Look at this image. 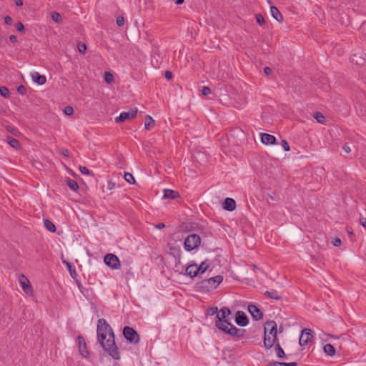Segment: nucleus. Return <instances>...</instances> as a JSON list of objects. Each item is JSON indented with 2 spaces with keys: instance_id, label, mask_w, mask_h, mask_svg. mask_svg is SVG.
Returning a JSON list of instances; mask_svg holds the SVG:
<instances>
[{
  "instance_id": "nucleus-49",
  "label": "nucleus",
  "mask_w": 366,
  "mask_h": 366,
  "mask_svg": "<svg viewBox=\"0 0 366 366\" xmlns=\"http://www.w3.org/2000/svg\"><path fill=\"white\" fill-rule=\"evenodd\" d=\"M264 74L266 75H270L272 74V69L268 67V66H266L264 69Z\"/></svg>"
},
{
  "instance_id": "nucleus-31",
  "label": "nucleus",
  "mask_w": 366,
  "mask_h": 366,
  "mask_svg": "<svg viewBox=\"0 0 366 366\" xmlns=\"http://www.w3.org/2000/svg\"><path fill=\"white\" fill-rule=\"evenodd\" d=\"M209 264L206 262H202L199 266H197L198 274H203L208 269Z\"/></svg>"
},
{
  "instance_id": "nucleus-27",
  "label": "nucleus",
  "mask_w": 366,
  "mask_h": 366,
  "mask_svg": "<svg viewBox=\"0 0 366 366\" xmlns=\"http://www.w3.org/2000/svg\"><path fill=\"white\" fill-rule=\"evenodd\" d=\"M44 224L48 231H49L51 232H54L56 231V227H55L54 224L52 222H51L50 220L44 219Z\"/></svg>"
},
{
  "instance_id": "nucleus-16",
  "label": "nucleus",
  "mask_w": 366,
  "mask_h": 366,
  "mask_svg": "<svg viewBox=\"0 0 366 366\" xmlns=\"http://www.w3.org/2000/svg\"><path fill=\"white\" fill-rule=\"evenodd\" d=\"M352 64L360 66H363L366 64V59L359 54H353L351 57Z\"/></svg>"
},
{
  "instance_id": "nucleus-4",
  "label": "nucleus",
  "mask_w": 366,
  "mask_h": 366,
  "mask_svg": "<svg viewBox=\"0 0 366 366\" xmlns=\"http://www.w3.org/2000/svg\"><path fill=\"white\" fill-rule=\"evenodd\" d=\"M222 280L223 277L222 275L204 279L197 284V288L200 292H209L216 289Z\"/></svg>"
},
{
  "instance_id": "nucleus-21",
  "label": "nucleus",
  "mask_w": 366,
  "mask_h": 366,
  "mask_svg": "<svg viewBox=\"0 0 366 366\" xmlns=\"http://www.w3.org/2000/svg\"><path fill=\"white\" fill-rule=\"evenodd\" d=\"M274 349L276 352V354H277V356L278 358H280V359H284L286 357V355L285 353V351L283 350V349L282 348V347L280 346V343L278 342H277L274 345Z\"/></svg>"
},
{
  "instance_id": "nucleus-10",
  "label": "nucleus",
  "mask_w": 366,
  "mask_h": 366,
  "mask_svg": "<svg viewBox=\"0 0 366 366\" xmlns=\"http://www.w3.org/2000/svg\"><path fill=\"white\" fill-rule=\"evenodd\" d=\"M313 337L312 331L310 329L305 328L302 331L299 344L301 346L306 345Z\"/></svg>"
},
{
  "instance_id": "nucleus-24",
  "label": "nucleus",
  "mask_w": 366,
  "mask_h": 366,
  "mask_svg": "<svg viewBox=\"0 0 366 366\" xmlns=\"http://www.w3.org/2000/svg\"><path fill=\"white\" fill-rule=\"evenodd\" d=\"M324 352L328 356L332 357L335 355V349L332 345L328 343L324 346Z\"/></svg>"
},
{
  "instance_id": "nucleus-55",
  "label": "nucleus",
  "mask_w": 366,
  "mask_h": 366,
  "mask_svg": "<svg viewBox=\"0 0 366 366\" xmlns=\"http://www.w3.org/2000/svg\"><path fill=\"white\" fill-rule=\"evenodd\" d=\"M63 263L65 264L66 265L67 268L69 269V270L71 271V265L70 264V263L66 260H63Z\"/></svg>"
},
{
  "instance_id": "nucleus-1",
  "label": "nucleus",
  "mask_w": 366,
  "mask_h": 366,
  "mask_svg": "<svg viewBox=\"0 0 366 366\" xmlns=\"http://www.w3.org/2000/svg\"><path fill=\"white\" fill-rule=\"evenodd\" d=\"M98 341L103 349L115 360L120 359L118 347L114 341V333L104 319H99L97 325Z\"/></svg>"
},
{
  "instance_id": "nucleus-57",
  "label": "nucleus",
  "mask_w": 366,
  "mask_h": 366,
  "mask_svg": "<svg viewBox=\"0 0 366 366\" xmlns=\"http://www.w3.org/2000/svg\"><path fill=\"white\" fill-rule=\"evenodd\" d=\"M184 1V0H177L176 1V4H183Z\"/></svg>"
},
{
  "instance_id": "nucleus-51",
  "label": "nucleus",
  "mask_w": 366,
  "mask_h": 366,
  "mask_svg": "<svg viewBox=\"0 0 366 366\" xmlns=\"http://www.w3.org/2000/svg\"><path fill=\"white\" fill-rule=\"evenodd\" d=\"M165 77H166V79H167L169 80L172 79V73L170 71H167L165 72Z\"/></svg>"
},
{
  "instance_id": "nucleus-3",
  "label": "nucleus",
  "mask_w": 366,
  "mask_h": 366,
  "mask_svg": "<svg viewBox=\"0 0 366 366\" xmlns=\"http://www.w3.org/2000/svg\"><path fill=\"white\" fill-rule=\"evenodd\" d=\"M277 341V323L274 320L267 321L264 326V346L270 349Z\"/></svg>"
},
{
  "instance_id": "nucleus-44",
  "label": "nucleus",
  "mask_w": 366,
  "mask_h": 366,
  "mask_svg": "<svg viewBox=\"0 0 366 366\" xmlns=\"http://www.w3.org/2000/svg\"><path fill=\"white\" fill-rule=\"evenodd\" d=\"M79 171L83 174H90L89 170L86 167H79Z\"/></svg>"
},
{
  "instance_id": "nucleus-6",
  "label": "nucleus",
  "mask_w": 366,
  "mask_h": 366,
  "mask_svg": "<svg viewBox=\"0 0 366 366\" xmlns=\"http://www.w3.org/2000/svg\"><path fill=\"white\" fill-rule=\"evenodd\" d=\"M123 335L124 337L131 343L137 344L139 342V335L131 327L125 326L123 329Z\"/></svg>"
},
{
  "instance_id": "nucleus-47",
  "label": "nucleus",
  "mask_w": 366,
  "mask_h": 366,
  "mask_svg": "<svg viewBox=\"0 0 366 366\" xmlns=\"http://www.w3.org/2000/svg\"><path fill=\"white\" fill-rule=\"evenodd\" d=\"M4 22L6 25H11L13 20L9 16H6L4 18Z\"/></svg>"
},
{
  "instance_id": "nucleus-7",
  "label": "nucleus",
  "mask_w": 366,
  "mask_h": 366,
  "mask_svg": "<svg viewBox=\"0 0 366 366\" xmlns=\"http://www.w3.org/2000/svg\"><path fill=\"white\" fill-rule=\"evenodd\" d=\"M104 263L112 269H119L121 263L119 259L114 254H107L104 259Z\"/></svg>"
},
{
  "instance_id": "nucleus-28",
  "label": "nucleus",
  "mask_w": 366,
  "mask_h": 366,
  "mask_svg": "<svg viewBox=\"0 0 366 366\" xmlns=\"http://www.w3.org/2000/svg\"><path fill=\"white\" fill-rule=\"evenodd\" d=\"M7 143L13 148H15V149H17L20 147V143L19 142L14 138V137H9L7 138Z\"/></svg>"
},
{
  "instance_id": "nucleus-30",
  "label": "nucleus",
  "mask_w": 366,
  "mask_h": 366,
  "mask_svg": "<svg viewBox=\"0 0 366 366\" xmlns=\"http://www.w3.org/2000/svg\"><path fill=\"white\" fill-rule=\"evenodd\" d=\"M314 118L320 124H325L326 121L325 116L319 112L314 114Z\"/></svg>"
},
{
  "instance_id": "nucleus-14",
  "label": "nucleus",
  "mask_w": 366,
  "mask_h": 366,
  "mask_svg": "<svg viewBox=\"0 0 366 366\" xmlns=\"http://www.w3.org/2000/svg\"><path fill=\"white\" fill-rule=\"evenodd\" d=\"M261 141L264 144H274L276 143V138L274 136L269 134H262Z\"/></svg>"
},
{
  "instance_id": "nucleus-35",
  "label": "nucleus",
  "mask_w": 366,
  "mask_h": 366,
  "mask_svg": "<svg viewBox=\"0 0 366 366\" xmlns=\"http://www.w3.org/2000/svg\"><path fill=\"white\" fill-rule=\"evenodd\" d=\"M78 50L80 53L85 54L86 50V44L83 42H79L78 44Z\"/></svg>"
},
{
  "instance_id": "nucleus-39",
  "label": "nucleus",
  "mask_w": 366,
  "mask_h": 366,
  "mask_svg": "<svg viewBox=\"0 0 366 366\" xmlns=\"http://www.w3.org/2000/svg\"><path fill=\"white\" fill-rule=\"evenodd\" d=\"M124 18L122 16H119L117 18V24L119 26H123L124 25Z\"/></svg>"
},
{
  "instance_id": "nucleus-59",
  "label": "nucleus",
  "mask_w": 366,
  "mask_h": 366,
  "mask_svg": "<svg viewBox=\"0 0 366 366\" xmlns=\"http://www.w3.org/2000/svg\"><path fill=\"white\" fill-rule=\"evenodd\" d=\"M69 272H70V274H71V276H73V274L76 273L75 271L72 270L71 269V271H69Z\"/></svg>"
},
{
  "instance_id": "nucleus-37",
  "label": "nucleus",
  "mask_w": 366,
  "mask_h": 366,
  "mask_svg": "<svg viewBox=\"0 0 366 366\" xmlns=\"http://www.w3.org/2000/svg\"><path fill=\"white\" fill-rule=\"evenodd\" d=\"M256 19L259 25H263L265 22L264 16L260 14H256Z\"/></svg>"
},
{
  "instance_id": "nucleus-54",
  "label": "nucleus",
  "mask_w": 366,
  "mask_h": 366,
  "mask_svg": "<svg viewBox=\"0 0 366 366\" xmlns=\"http://www.w3.org/2000/svg\"><path fill=\"white\" fill-rule=\"evenodd\" d=\"M155 227L157 229H163L165 227V224L164 223H159Z\"/></svg>"
},
{
  "instance_id": "nucleus-18",
  "label": "nucleus",
  "mask_w": 366,
  "mask_h": 366,
  "mask_svg": "<svg viewBox=\"0 0 366 366\" xmlns=\"http://www.w3.org/2000/svg\"><path fill=\"white\" fill-rule=\"evenodd\" d=\"M31 78L33 81L39 85H43L46 82V77L44 75L39 74L38 72L31 73Z\"/></svg>"
},
{
  "instance_id": "nucleus-34",
  "label": "nucleus",
  "mask_w": 366,
  "mask_h": 366,
  "mask_svg": "<svg viewBox=\"0 0 366 366\" xmlns=\"http://www.w3.org/2000/svg\"><path fill=\"white\" fill-rule=\"evenodd\" d=\"M0 94L2 97L5 98L9 97V91L6 86L0 87Z\"/></svg>"
},
{
  "instance_id": "nucleus-42",
  "label": "nucleus",
  "mask_w": 366,
  "mask_h": 366,
  "mask_svg": "<svg viewBox=\"0 0 366 366\" xmlns=\"http://www.w3.org/2000/svg\"><path fill=\"white\" fill-rule=\"evenodd\" d=\"M16 28L19 31L24 32V26L21 22H18L16 25Z\"/></svg>"
},
{
  "instance_id": "nucleus-20",
  "label": "nucleus",
  "mask_w": 366,
  "mask_h": 366,
  "mask_svg": "<svg viewBox=\"0 0 366 366\" xmlns=\"http://www.w3.org/2000/svg\"><path fill=\"white\" fill-rule=\"evenodd\" d=\"M186 274L191 277H194L198 274L197 264H193L187 267Z\"/></svg>"
},
{
  "instance_id": "nucleus-43",
  "label": "nucleus",
  "mask_w": 366,
  "mask_h": 366,
  "mask_svg": "<svg viewBox=\"0 0 366 366\" xmlns=\"http://www.w3.org/2000/svg\"><path fill=\"white\" fill-rule=\"evenodd\" d=\"M17 92L19 94H22V95L25 94V93H26V88H25V86L24 85L19 86L17 87Z\"/></svg>"
},
{
  "instance_id": "nucleus-29",
  "label": "nucleus",
  "mask_w": 366,
  "mask_h": 366,
  "mask_svg": "<svg viewBox=\"0 0 366 366\" xmlns=\"http://www.w3.org/2000/svg\"><path fill=\"white\" fill-rule=\"evenodd\" d=\"M297 362H269L268 366H297Z\"/></svg>"
},
{
  "instance_id": "nucleus-46",
  "label": "nucleus",
  "mask_w": 366,
  "mask_h": 366,
  "mask_svg": "<svg viewBox=\"0 0 366 366\" xmlns=\"http://www.w3.org/2000/svg\"><path fill=\"white\" fill-rule=\"evenodd\" d=\"M116 184L112 181H109L107 183V189L112 190L115 187Z\"/></svg>"
},
{
  "instance_id": "nucleus-22",
  "label": "nucleus",
  "mask_w": 366,
  "mask_h": 366,
  "mask_svg": "<svg viewBox=\"0 0 366 366\" xmlns=\"http://www.w3.org/2000/svg\"><path fill=\"white\" fill-rule=\"evenodd\" d=\"M264 295L269 298V299H272V300H280L282 299V297L281 295H280V293L276 291V290H272V291H266Z\"/></svg>"
},
{
  "instance_id": "nucleus-9",
  "label": "nucleus",
  "mask_w": 366,
  "mask_h": 366,
  "mask_svg": "<svg viewBox=\"0 0 366 366\" xmlns=\"http://www.w3.org/2000/svg\"><path fill=\"white\" fill-rule=\"evenodd\" d=\"M19 281L24 292L27 295H31L33 290L31 283L24 274L19 275Z\"/></svg>"
},
{
  "instance_id": "nucleus-53",
  "label": "nucleus",
  "mask_w": 366,
  "mask_h": 366,
  "mask_svg": "<svg viewBox=\"0 0 366 366\" xmlns=\"http://www.w3.org/2000/svg\"><path fill=\"white\" fill-rule=\"evenodd\" d=\"M9 40L12 43H16L17 42V37L15 35H11L9 37Z\"/></svg>"
},
{
  "instance_id": "nucleus-17",
  "label": "nucleus",
  "mask_w": 366,
  "mask_h": 366,
  "mask_svg": "<svg viewBox=\"0 0 366 366\" xmlns=\"http://www.w3.org/2000/svg\"><path fill=\"white\" fill-rule=\"evenodd\" d=\"M223 208L228 211H233L236 208V202L232 198H226L224 204Z\"/></svg>"
},
{
  "instance_id": "nucleus-52",
  "label": "nucleus",
  "mask_w": 366,
  "mask_h": 366,
  "mask_svg": "<svg viewBox=\"0 0 366 366\" xmlns=\"http://www.w3.org/2000/svg\"><path fill=\"white\" fill-rule=\"evenodd\" d=\"M343 149L344 151L346 152V153H350L351 152V149L350 147V146L347 144H345L344 146H343Z\"/></svg>"
},
{
  "instance_id": "nucleus-40",
  "label": "nucleus",
  "mask_w": 366,
  "mask_h": 366,
  "mask_svg": "<svg viewBox=\"0 0 366 366\" xmlns=\"http://www.w3.org/2000/svg\"><path fill=\"white\" fill-rule=\"evenodd\" d=\"M281 144L285 151H286V152L290 151V148L288 142L286 140L282 139L281 142Z\"/></svg>"
},
{
  "instance_id": "nucleus-36",
  "label": "nucleus",
  "mask_w": 366,
  "mask_h": 366,
  "mask_svg": "<svg viewBox=\"0 0 366 366\" xmlns=\"http://www.w3.org/2000/svg\"><path fill=\"white\" fill-rule=\"evenodd\" d=\"M64 112L67 116H71L74 114V109L71 106L66 107L64 109Z\"/></svg>"
},
{
  "instance_id": "nucleus-11",
  "label": "nucleus",
  "mask_w": 366,
  "mask_h": 366,
  "mask_svg": "<svg viewBox=\"0 0 366 366\" xmlns=\"http://www.w3.org/2000/svg\"><path fill=\"white\" fill-rule=\"evenodd\" d=\"M248 311L255 320H259L263 317L262 312L254 305H249L248 306Z\"/></svg>"
},
{
  "instance_id": "nucleus-56",
  "label": "nucleus",
  "mask_w": 366,
  "mask_h": 366,
  "mask_svg": "<svg viewBox=\"0 0 366 366\" xmlns=\"http://www.w3.org/2000/svg\"><path fill=\"white\" fill-rule=\"evenodd\" d=\"M15 4L16 6H22L23 1L22 0H15Z\"/></svg>"
},
{
  "instance_id": "nucleus-26",
  "label": "nucleus",
  "mask_w": 366,
  "mask_h": 366,
  "mask_svg": "<svg viewBox=\"0 0 366 366\" xmlns=\"http://www.w3.org/2000/svg\"><path fill=\"white\" fill-rule=\"evenodd\" d=\"M51 18L56 24H60L63 23V19H62L61 14L56 11H53L51 14Z\"/></svg>"
},
{
  "instance_id": "nucleus-25",
  "label": "nucleus",
  "mask_w": 366,
  "mask_h": 366,
  "mask_svg": "<svg viewBox=\"0 0 366 366\" xmlns=\"http://www.w3.org/2000/svg\"><path fill=\"white\" fill-rule=\"evenodd\" d=\"M66 182L68 187L73 191L76 192L79 189V184L75 180L68 178Z\"/></svg>"
},
{
  "instance_id": "nucleus-15",
  "label": "nucleus",
  "mask_w": 366,
  "mask_h": 366,
  "mask_svg": "<svg viewBox=\"0 0 366 366\" xmlns=\"http://www.w3.org/2000/svg\"><path fill=\"white\" fill-rule=\"evenodd\" d=\"M270 11H271L272 17L276 21H277L280 23L283 22V21H284L283 16H282L281 12L279 11V9L276 6H271Z\"/></svg>"
},
{
  "instance_id": "nucleus-61",
  "label": "nucleus",
  "mask_w": 366,
  "mask_h": 366,
  "mask_svg": "<svg viewBox=\"0 0 366 366\" xmlns=\"http://www.w3.org/2000/svg\"><path fill=\"white\" fill-rule=\"evenodd\" d=\"M282 330H283L282 327H280V332H282Z\"/></svg>"
},
{
  "instance_id": "nucleus-12",
  "label": "nucleus",
  "mask_w": 366,
  "mask_h": 366,
  "mask_svg": "<svg viewBox=\"0 0 366 366\" xmlns=\"http://www.w3.org/2000/svg\"><path fill=\"white\" fill-rule=\"evenodd\" d=\"M79 342V352L84 357H88L89 356V352L86 349V344L84 338L79 335L77 337Z\"/></svg>"
},
{
  "instance_id": "nucleus-50",
  "label": "nucleus",
  "mask_w": 366,
  "mask_h": 366,
  "mask_svg": "<svg viewBox=\"0 0 366 366\" xmlns=\"http://www.w3.org/2000/svg\"><path fill=\"white\" fill-rule=\"evenodd\" d=\"M360 223L361 225H362V227H364L366 229V218L361 217L360 219Z\"/></svg>"
},
{
  "instance_id": "nucleus-58",
  "label": "nucleus",
  "mask_w": 366,
  "mask_h": 366,
  "mask_svg": "<svg viewBox=\"0 0 366 366\" xmlns=\"http://www.w3.org/2000/svg\"><path fill=\"white\" fill-rule=\"evenodd\" d=\"M6 129L9 132L13 133V129L10 126L6 127Z\"/></svg>"
},
{
  "instance_id": "nucleus-33",
  "label": "nucleus",
  "mask_w": 366,
  "mask_h": 366,
  "mask_svg": "<svg viewBox=\"0 0 366 366\" xmlns=\"http://www.w3.org/2000/svg\"><path fill=\"white\" fill-rule=\"evenodd\" d=\"M104 80L107 83L111 84L114 81V76L112 73L106 71L104 73Z\"/></svg>"
},
{
  "instance_id": "nucleus-23",
  "label": "nucleus",
  "mask_w": 366,
  "mask_h": 366,
  "mask_svg": "<svg viewBox=\"0 0 366 366\" xmlns=\"http://www.w3.org/2000/svg\"><path fill=\"white\" fill-rule=\"evenodd\" d=\"M155 125V122L153 119V118L147 115L144 120V127L147 130H149L152 129Z\"/></svg>"
},
{
  "instance_id": "nucleus-8",
  "label": "nucleus",
  "mask_w": 366,
  "mask_h": 366,
  "mask_svg": "<svg viewBox=\"0 0 366 366\" xmlns=\"http://www.w3.org/2000/svg\"><path fill=\"white\" fill-rule=\"evenodd\" d=\"M138 113V109L137 108L132 109L129 112H124L120 114V115L115 119V122L117 123H122L126 120L134 119Z\"/></svg>"
},
{
  "instance_id": "nucleus-13",
  "label": "nucleus",
  "mask_w": 366,
  "mask_h": 366,
  "mask_svg": "<svg viewBox=\"0 0 366 366\" xmlns=\"http://www.w3.org/2000/svg\"><path fill=\"white\" fill-rule=\"evenodd\" d=\"M235 321H236V323L239 325V326H241V327H244L246 326L248 322H249V320H248V318L246 316V315L242 312V311H238L236 314V318H235Z\"/></svg>"
},
{
  "instance_id": "nucleus-60",
  "label": "nucleus",
  "mask_w": 366,
  "mask_h": 366,
  "mask_svg": "<svg viewBox=\"0 0 366 366\" xmlns=\"http://www.w3.org/2000/svg\"><path fill=\"white\" fill-rule=\"evenodd\" d=\"M347 231H348V233H349V234H350V236H352V235L353 234L352 231H350V230H349V229H348Z\"/></svg>"
},
{
  "instance_id": "nucleus-2",
  "label": "nucleus",
  "mask_w": 366,
  "mask_h": 366,
  "mask_svg": "<svg viewBox=\"0 0 366 366\" xmlns=\"http://www.w3.org/2000/svg\"><path fill=\"white\" fill-rule=\"evenodd\" d=\"M232 319L231 310L228 307H222L217 314L215 326L224 333L234 337L241 338L244 336L245 330L238 329L234 325L230 323Z\"/></svg>"
},
{
  "instance_id": "nucleus-5",
  "label": "nucleus",
  "mask_w": 366,
  "mask_h": 366,
  "mask_svg": "<svg viewBox=\"0 0 366 366\" xmlns=\"http://www.w3.org/2000/svg\"><path fill=\"white\" fill-rule=\"evenodd\" d=\"M201 243V238L198 234H192L187 237L184 246L187 251H192L197 248Z\"/></svg>"
},
{
  "instance_id": "nucleus-32",
  "label": "nucleus",
  "mask_w": 366,
  "mask_h": 366,
  "mask_svg": "<svg viewBox=\"0 0 366 366\" xmlns=\"http://www.w3.org/2000/svg\"><path fill=\"white\" fill-rule=\"evenodd\" d=\"M124 179L126 182H127L128 183H129L131 184H135L134 177L131 173L125 172L124 173Z\"/></svg>"
},
{
  "instance_id": "nucleus-45",
  "label": "nucleus",
  "mask_w": 366,
  "mask_h": 366,
  "mask_svg": "<svg viewBox=\"0 0 366 366\" xmlns=\"http://www.w3.org/2000/svg\"><path fill=\"white\" fill-rule=\"evenodd\" d=\"M341 243H342V241H341V239H340V238H338V237H336V238L334 239L333 242H332V244H333V245H334L335 247H340V246L341 245Z\"/></svg>"
},
{
  "instance_id": "nucleus-41",
  "label": "nucleus",
  "mask_w": 366,
  "mask_h": 366,
  "mask_svg": "<svg viewBox=\"0 0 366 366\" xmlns=\"http://www.w3.org/2000/svg\"><path fill=\"white\" fill-rule=\"evenodd\" d=\"M211 93V89L209 86H204L202 89V94L204 96H207Z\"/></svg>"
},
{
  "instance_id": "nucleus-48",
  "label": "nucleus",
  "mask_w": 366,
  "mask_h": 366,
  "mask_svg": "<svg viewBox=\"0 0 366 366\" xmlns=\"http://www.w3.org/2000/svg\"><path fill=\"white\" fill-rule=\"evenodd\" d=\"M60 153H61L62 155H64V157H69V151H68L67 149H61Z\"/></svg>"
},
{
  "instance_id": "nucleus-19",
  "label": "nucleus",
  "mask_w": 366,
  "mask_h": 366,
  "mask_svg": "<svg viewBox=\"0 0 366 366\" xmlns=\"http://www.w3.org/2000/svg\"><path fill=\"white\" fill-rule=\"evenodd\" d=\"M179 197V194L177 191L169 189H164V197L166 199H174Z\"/></svg>"
},
{
  "instance_id": "nucleus-38",
  "label": "nucleus",
  "mask_w": 366,
  "mask_h": 366,
  "mask_svg": "<svg viewBox=\"0 0 366 366\" xmlns=\"http://www.w3.org/2000/svg\"><path fill=\"white\" fill-rule=\"evenodd\" d=\"M218 312V308L217 307H211L207 310V315H214L215 314H217Z\"/></svg>"
}]
</instances>
